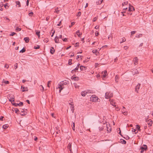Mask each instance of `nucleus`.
Masks as SVG:
<instances>
[{"label": "nucleus", "instance_id": "obj_1", "mask_svg": "<svg viewBox=\"0 0 153 153\" xmlns=\"http://www.w3.org/2000/svg\"><path fill=\"white\" fill-rule=\"evenodd\" d=\"M67 84V82L66 81H62L60 82V83L59 84L58 87L57 88H58L59 89V93H60L61 91L64 88V85Z\"/></svg>", "mask_w": 153, "mask_h": 153}, {"label": "nucleus", "instance_id": "obj_2", "mask_svg": "<svg viewBox=\"0 0 153 153\" xmlns=\"http://www.w3.org/2000/svg\"><path fill=\"white\" fill-rule=\"evenodd\" d=\"M90 99L91 101L94 102H99L100 100V99L96 96L95 95L92 96Z\"/></svg>", "mask_w": 153, "mask_h": 153}, {"label": "nucleus", "instance_id": "obj_3", "mask_svg": "<svg viewBox=\"0 0 153 153\" xmlns=\"http://www.w3.org/2000/svg\"><path fill=\"white\" fill-rule=\"evenodd\" d=\"M91 93H93V91L92 90H87L82 91L81 92V95L83 97H85L87 94Z\"/></svg>", "mask_w": 153, "mask_h": 153}, {"label": "nucleus", "instance_id": "obj_4", "mask_svg": "<svg viewBox=\"0 0 153 153\" xmlns=\"http://www.w3.org/2000/svg\"><path fill=\"white\" fill-rule=\"evenodd\" d=\"M113 96V94L110 92H106L105 94V98L106 99H108Z\"/></svg>", "mask_w": 153, "mask_h": 153}, {"label": "nucleus", "instance_id": "obj_5", "mask_svg": "<svg viewBox=\"0 0 153 153\" xmlns=\"http://www.w3.org/2000/svg\"><path fill=\"white\" fill-rule=\"evenodd\" d=\"M143 146L144 147H141L140 149H141V153H144V150H146L147 149V146L146 145H143Z\"/></svg>", "mask_w": 153, "mask_h": 153}, {"label": "nucleus", "instance_id": "obj_6", "mask_svg": "<svg viewBox=\"0 0 153 153\" xmlns=\"http://www.w3.org/2000/svg\"><path fill=\"white\" fill-rule=\"evenodd\" d=\"M107 71L106 70L104 71H102L101 73V76H102L103 78H105L107 75Z\"/></svg>", "mask_w": 153, "mask_h": 153}, {"label": "nucleus", "instance_id": "obj_7", "mask_svg": "<svg viewBox=\"0 0 153 153\" xmlns=\"http://www.w3.org/2000/svg\"><path fill=\"white\" fill-rule=\"evenodd\" d=\"M71 143H69L67 146L68 149L69 150L70 153H72Z\"/></svg>", "mask_w": 153, "mask_h": 153}, {"label": "nucleus", "instance_id": "obj_8", "mask_svg": "<svg viewBox=\"0 0 153 153\" xmlns=\"http://www.w3.org/2000/svg\"><path fill=\"white\" fill-rule=\"evenodd\" d=\"M12 104L15 106H21L23 105V103L22 102H20L19 104L12 102Z\"/></svg>", "mask_w": 153, "mask_h": 153}, {"label": "nucleus", "instance_id": "obj_9", "mask_svg": "<svg viewBox=\"0 0 153 153\" xmlns=\"http://www.w3.org/2000/svg\"><path fill=\"white\" fill-rule=\"evenodd\" d=\"M146 122H147L148 124L149 125V126H152V121L151 119H149L147 121L146 120Z\"/></svg>", "mask_w": 153, "mask_h": 153}, {"label": "nucleus", "instance_id": "obj_10", "mask_svg": "<svg viewBox=\"0 0 153 153\" xmlns=\"http://www.w3.org/2000/svg\"><path fill=\"white\" fill-rule=\"evenodd\" d=\"M140 86V84L139 83L138 85L136 86L135 88V91L137 92V93L138 92V91L139 90V89Z\"/></svg>", "mask_w": 153, "mask_h": 153}, {"label": "nucleus", "instance_id": "obj_11", "mask_svg": "<svg viewBox=\"0 0 153 153\" xmlns=\"http://www.w3.org/2000/svg\"><path fill=\"white\" fill-rule=\"evenodd\" d=\"M128 11H133L134 10V7L131 6L129 4V6L128 7Z\"/></svg>", "mask_w": 153, "mask_h": 153}, {"label": "nucleus", "instance_id": "obj_12", "mask_svg": "<svg viewBox=\"0 0 153 153\" xmlns=\"http://www.w3.org/2000/svg\"><path fill=\"white\" fill-rule=\"evenodd\" d=\"M21 88H22V92H24L25 91H27L28 90V89L27 87H23L22 86H21Z\"/></svg>", "mask_w": 153, "mask_h": 153}, {"label": "nucleus", "instance_id": "obj_13", "mask_svg": "<svg viewBox=\"0 0 153 153\" xmlns=\"http://www.w3.org/2000/svg\"><path fill=\"white\" fill-rule=\"evenodd\" d=\"M29 16H31V19L34 20L35 19V18L34 16V14L33 13L31 12L29 13Z\"/></svg>", "mask_w": 153, "mask_h": 153}, {"label": "nucleus", "instance_id": "obj_14", "mask_svg": "<svg viewBox=\"0 0 153 153\" xmlns=\"http://www.w3.org/2000/svg\"><path fill=\"white\" fill-rule=\"evenodd\" d=\"M50 51L51 53L52 54L54 53L55 52V50L53 47H51Z\"/></svg>", "mask_w": 153, "mask_h": 153}, {"label": "nucleus", "instance_id": "obj_15", "mask_svg": "<svg viewBox=\"0 0 153 153\" xmlns=\"http://www.w3.org/2000/svg\"><path fill=\"white\" fill-rule=\"evenodd\" d=\"M110 104L114 107H116V103L114 102L113 100H111L110 101Z\"/></svg>", "mask_w": 153, "mask_h": 153}, {"label": "nucleus", "instance_id": "obj_16", "mask_svg": "<svg viewBox=\"0 0 153 153\" xmlns=\"http://www.w3.org/2000/svg\"><path fill=\"white\" fill-rule=\"evenodd\" d=\"M138 59L137 57H136L134 58V64L135 65H136V63L137 62Z\"/></svg>", "mask_w": 153, "mask_h": 153}, {"label": "nucleus", "instance_id": "obj_17", "mask_svg": "<svg viewBox=\"0 0 153 153\" xmlns=\"http://www.w3.org/2000/svg\"><path fill=\"white\" fill-rule=\"evenodd\" d=\"M31 135L32 137V138L33 139H34V140L35 141H36L37 140V137L35 136H34L33 134L32 133L31 134Z\"/></svg>", "mask_w": 153, "mask_h": 153}, {"label": "nucleus", "instance_id": "obj_18", "mask_svg": "<svg viewBox=\"0 0 153 153\" xmlns=\"http://www.w3.org/2000/svg\"><path fill=\"white\" fill-rule=\"evenodd\" d=\"M103 0H100L96 2L97 5H99L101 4Z\"/></svg>", "mask_w": 153, "mask_h": 153}, {"label": "nucleus", "instance_id": "obj_19", "mask_svg": "<svg viewBox=\"0 0 153 153\" xmlns=\"http://www.w3.org/2000/svg\"><path fill=\"white\" fill-rule=\"evenodd\" d=\"M76 33L78 36L79 37H80V36L82 35V33H80L79 30H77L76 32Z\"/></svg>", "mask_w": 153, "mask_h": 153}, {"label": "nucleus", "instance_id": "obj_20", "mask_svg": "<svg viewBox=\"0 0 153 153\" xmlns=\"http://www.w3.org/2000/svg\"><path fill=\"white\" fill-rule=\"evenodd\" d=\"M120 140L122 143L123 144H126V140L123 139H120Z\"/></svg>", "mask_w": 153, "mask_h": 153}, {"label": "nucleus", "instance_id": "obj_21", "mask_svg": "<svg viewBox=\"0 0 153 153\" xmlns=\"http://www.w3.org/2000/svg\"><path fill=\"white\" fill-rule=\"evenodd\" d=\"M8 127V125L6 124L3 126L2 128H3L4 129H6Z\"/></svg>", "mask_w": 153, "mask_h": 153}, {"label": "nucleus", "instance_id": "obj_22", "mask_svg": "<svg viewBox=\"0 0 153 153\" xmlns=\"http://www.w3.org/2000/svg\"><path fill=\"white\" fill-rule=\"evenodd\" d=\"M24 40L26 43L29 42V38L28 37H25L24 38Z\"/></svg>", "mask_w": 153, "mask_h": 153}, {"label": "nucleus", "instance_id": "obj_23", "mask_svg": "<svg viewBox=\"0 0 153 153\" xmlns=\"http://www.w3.org/2000/svg\"><path fill=\"white\" fill-rule=\"evenodd\" d=\"M104 127H103V126H100L99 127V129L100 131H102Z\"/></svg>", "mask_w": 153, "mask_h": 153}, {"label": "nucleus", "instance_id": "obj_24", "mask_svg": "<svg viewBox=\"0 0 153 153\" xmlns=\"http://www.w3.org/2000/svg\"><path fill=\"white\" fill-rule=\"evenodd\" d=\"M143 34H137L136 36V37L137 38H140L142 36Z\"/></svg>", "mask_w": 153, "mask_h": 153}, {"label": "nucleus", "instance_id": "obj_25", "mask_svg": "<svg viewBox=\"0 0 153 153\" xmlns=\"http://www.w3.org/2000/svg\"><path fill=\"white\" fill-rule=\"evenodd\" d=\"M25 49L24 48L23 49H22L21 51H20V53H23L25 52Z\"/></svg>", "mask_w": 153, "mask_h": 153}, {"label": "nucleus", "instance_id": "obj_26", "mask_svg": "<svg viewBox=\"0 0 153 153\" xmlns=\"http://www.w3.org/2000/svg\"><path fill=\"white\" fill-rule=\"evenodd\" d=\"M3 82L4 83H5L6 84H8L9 83V82L8 81H6L5 79H3Z\"/></svg>", "mask_w": 153, "mask_h": 153}, {"label": "nucleus", "instance_id": "obj_27", "mask_svg": "<svg viewBox=\"0 0 153 153\" xmlns=\"http://www.w3.org/2000/svg\"><path fill=\"white\" fill-rule=\"evenodd\" d=\"M59 38V37L57 36H56L55 37V38L54 39V40L56 43H58L59 42L57 41V39Z\"/></svg>", "mask_w": 153, "mask_h": 153}, {"label": "nucleus", "instance_id": "obj_28", "mask_svg": "<svg viewBox=\"0 0 153 153\" xmlns=\"http://www.w3.org/2000/svg\"><path fill=\"white\" fill-rule=\"evenodd\" d=\"M27 110L26 109H24L23 111H22L24 112V114L25 115L27 113Z\"/></svg>", "mask_w": 153, "mask_h": 153}, {"label": "nucleus", "instance_id": "obj_29", "mask_svg": "<svg viewBox=\"0 0 153 153\" xmlns=\"http://www.w3.org/2000/svg\"><path fill=\"white\" fill-rule=\"evenodd\" d=\"M16 5H18V7H20L21 6V4L20 2L19 1H16Z\"/></svg>", "mask_w": 153, "mask_h": 153}, {"label": "nucleus", "instance_id": "obj_30", "mask_svg": "<svg viewBox=\"0 0 153 153\" xmlns=\"http://www.w3.org/2000/svg\"><path fill=\"white\" fill-rule=\"evenodd\" d=\"M54 12L56 13H58L59 12V10H58V8H56L55 9V11Z\"/></svg>", "mask_w": 153, "mask_h": 153}, {"label": "nucleus", "instance_id": "obj_31", "mask_svg": "<svg viewBox=\"0 0 153 153\" xmlns=\"http://www.w3.org/2000/svg\"><path fill=\"white\" fill-rule=\"evenodd\" d=\"M70 108L71 109V111H72V112H73L74 110V106L73 105H71L70 106Z\"/></svg>", "mask_w": 153, "mask_h": 153}, {"label": "nucleus", "instance_id": "obj_32", "mask_svg": "<svg viewBox=\"0 0 153 153\" xmlns=\"http://www.w3.org/2000/svg\"><path fill=\"white\" fill-rule=\"evenodd\" d=\"M14 98L13 97H11L9 99V100L11 102H12L14 101V100H12V99H13Z\"/></svg>", "mask_w": 153, "mask_h": 153}, {"label": "nucleus", "instance_id": "obj_33", "mask_svg": "<svg viewBox=\"0 0 153 153\" xmlns=\"http://www.w3.org/2000/svg\"><path fill=\"white\" fill-rule=\"evenodd\" d=\"M40 48V46L39 45H37L36 46H34V48L35 49H37Z\"/></svg>", "mask_w": 153, "mask_h": 153}, {"label": "nucleus", "instance_id": "obj_34", "mask_svg": "<svg viewBox=\"0 0 153 153\" xmlns=\"http://www.w3.org/2000/svg\"><path fill=\"white\" fill-rule=\"evenodd\" d=\"M8 3H7L5 4L4 5V7L6 9H7L8 8Z\"/></svg>", "mask_w": 153, "mask_h": 153}, {"label": "nucleus", "instance_id": "obj_35", "mask_svg": "<svg viewBox=\"0 0 153 153\" xmlns=\"http://www.w3.org/2000/svg\"><path fill=\"white\" fill-rule=\"evenodd\" d=\"M72 61V59H69V60H68V64L69 65H71L72 64V63L71 62Z\"/></svg>", "mask_w": 153, "mask_h": 153}, {"label": "nucleus", "instance_id": "obj_36", "mask_svg": "<svg viewBox=\"0 0 153 153\" xmlns=\"http://www.w3.org/2000/svg\"><path fill=\"white\" fill-rule=\"evenodd\" d=\"M122 113L124 115H127L128 113L127 111H122Z\"/></svg>", "mask_w": 153, "mask_h": 153}, {"label": "nucleus", "instance_id": "obj_37", "mask_svg": "<svg viewBox=\"0 0 153 153\" xmlns=\"http://www.w3.org/2000/svg\"><path fill=\"white\" fill-rule=\"evenodd\" d=\"M78 68H79L78 67H76L75 69H74L71 72H72V71H76L78 70Z\"/></svg>", "mask_w": 153, "mask_h": 153}, {"label": "nucleus", "instance_id": "obj_38", "mask_svg": "<svg viewBox=\"0 0 153 153\" xmlns=\"http://www.w3.org/2000/svg\"><path fill=\"white\" fill-rule=\"evenodd\" d=\"M13 111H14L16 113H17L19 111V110L17 108H15L14 109Z\"/></svg>", "mask_w": 153, "mask_h": 153}, {"label": "nucleus", "instance_id": "obj_39", "mask_svg": "<svg viewBox=\"0 0 153 153\" xmlns=\"http://www.w3.org/2000/svg\"><path fill=\"white\" fill-rule=\"evenodd\" d=\"M123 137L126 140H128L130 138L127 135H126L125 137Z\"/></svg>", "mask_w": 153, "mask_h": 153}, {"label": "nucleus", "instance_id": "obj_40", "mask_svg": "<svg viewBox=\"0 0 153 153\" xmlns=\"http://www.w3.org/2000/svg\"><path fill=\"white\" fill-rule=\"evenodd\" d=\"M128 4V1H125V2H123L122 3V5L123 6H124V5L127 4Z\"/></svg>", "mask_w": 153, "mask_h": 153}, {"label": "nucleus", "instance_id": "obj_41", "mask_svg": "<svg viewBox=\"0 0 153 153\" xmlns=\"http://www.w3.org/2000/svg\"><path fill=\"white\" fill-rule=\"evenodd\" d=\"M126 41V39H125V38H123L122 39V42H120V43H121L122 42H125V41Z\"/></svg>", "mask_w": 153, "mask_h": 153}, {"label": "nucleus", "instance_id": "obj_42", "mask_svg": "<svg viewBox=\"0 0 153 153\" xmlns=\"http://www.w3.org/2000/svg\"><path fill=\"white\" fill-rule=\"evenodd\" d=\"M136 128L138 129V131H140V126L138 125H136Z\"/></svg>", "mask_w": 153, "mask_h": 153}, {"label": "nucleus", "instance_id": "obj_43", "mask_svg": "<svg viewBox=\"0 0 153 153\" xmlns=\"http://www.w3.org/2000/svg\"><path fill=\"white\" fill-rule=\"evenodd\" d=\"M85 67H84L83 66H81L80 67V70H81V71H83V68H85Z\"/></svg>", "mask_w": 153, "mask_h": 153}, {"label": "nucleus", "instance_id": "obj_44", "mask_svg": "<svg viewBox=\"0 0 153 153\" xmlns=\"http://www.w3.org/2000/svg\"><path fill=\"white\" fill-rule=\"evenodd\" d=\"M40 32L39 31H36V34L38 36H40Z\"/></svg>", "mask_w": 153, "mask_h": 153}, {"label": "nucleus", "instance_id": "obj_45", "mask_svg": "<svg viewBox=\"0 0 153 153\" xmlns=\"http://www.w3.org/2000/svg\"><path fill=\"white\" fill-rule=\"evenodd\" d=\"M136 31H133L131 32V35H132L134 34L135 33Z\"/></svg>", "mask_w": 153, "mask_h": 153}, {"label": "nucleus", "instance_id": "obj_46", "mask_svg": "<svg viewBox=\"0 0 153 153\" xmlns=\"http://www.w3.org/2000/svg\"><path fill=\"white\" fill-rule=\"evenodd\" d=\"M126 12L125 11H123V12H121V13L122 14V15L123 16H126V15L124 13H125Z\"/></svg>", "mask_w": 153, "mask_h": 153}, {"label": "nucleus", "instance_id": "obj_47", "mask_svg": "<svg viewBox=\"0 0 153 153\" xmlns=\"http://www.w3.org/2000/svg\"><path fill=\"white\" fill-rule=\"evenodd\" d=\"M16 34V33L15 32H12L10 34V36H13Z\"/></svg>", "mask_w": 153, "mask_h": 153}, {"label": "nucleus", "instance_id": "obj_48", "mask_svg": "<svg viewBox=\"0 0 153 153\" xmlns=\"http://www.w3.org/2000/svg\"><path fill=\"white\" fill-rule=\"evenodd\" d=\"M21 30V28H19L18 27H16V30H17V31H19Z\"/></svg>", "mask_w": 153, "mask_h": 153}, {"label": "nucleus", "instance_id": "obj_49", "mask_svg": "<svg viewBox=\"0 0 153 153\" xmlns=\"http://www.w3.org/2000/svg\"><path fill=\"white\" fill-rule=\"evenodd\" d=\"M74 85L76 88L79 86L77 85V84L76 83H74Z\"/></svg>", "mask_w": 153, "mask_h": 153}, {"label": "nucleus", "instance_id": "obj_50", "mask_svg": "<svg viewBox=\"0 0 153 153\" xmlns=\"http://www.w3.org/2000/svg\"><path fill=\"white\" fill-rule=\"evenodd\" d=\"M51 81H49L48 82V86L49 88L50 87V85H49L51 84Z\"/></svg>", "mask_w": 153, "mask_h": 153}, {"label": "nucleus", "instance_id": "obj_51", "mask_svg": "<svg viewBox=\"0 0 153 153\" xmlns=\"http://www.w3.org/2000/svg\"><path fill=\"white\" fill-rule=\"evenodd\" d=\"M97 51L96 49H94L92 51V52L93 53H96L97 52Z\"/></svg>", "mask_w": 153, "mask_h": 153}, {"label": "nucleus", "instance_id": "obj_52", "mask_svg": "<svg viewBox=\"0 0 153 153\" xmlns=\"http://www.w3.org/2000/svg\"><path fill=\"white\" fill-rule=\"evenodd\" d=\"M107 131L108 132H110L111 131V128H109V130H108V128L107 126Z\"/></svg>", "mask_w": 153, "mask_h": 153}, {"label": "nucleus", "instance_id": "obj_53", "mask_svg": "<svg viewBox=\"0 0 153 153\" xmlns=\"http://www.w3.org/2000/svg\"><path fill=\"white\" fill-rule=\"evenodd\" d=\"M132 131V132H135V134H137L138 132V131H137V132H135L136 130L135 129H133Z\"/></svg>", "mask_w": 153, "mask_h": 153}, {"label": "nucleus", "instance_id": "obj_54", "mask_svg": "<svg viewBox=\"0 0 153 153\" xmlns=\"http://www.w3.org/2000/svg\"><path fill=\"white\" fill-rule=\"evenodd\" d=\"M81 15V12L79 11L78 12L77 16H80Z\"/></svg>", "mask_w": 153, "mask_h": 153}, {"label": "nucleus", "instance_id": "obj_55", "mask_svg": "<svg viewBox=\"0 0 153 153\" xmlns=\"http://www.w3.org/2000/svg\"><path fill=\"white\" fill-rule=\"evenodd\" d=\"M116 108V110L117 111H119L120 110V108L118 107H115Z\"/></svg>", "mask_w": 153, "mask_h": 153}, {"label": "nucleus", "instance_id": "obj_56", "mask_svg": "<svg viewBox=\"0 0 153 153\" xmlns=\"http://www.w3.org/2000/svg\"><path fill=\"white\" fill-rule=\"evenodd\" d=\"M128 48V47L127 46H125L124 47V48L125 50H126Z\"/></svg>", "mask_w": 153, "mask_h": 153}, {"label": "nucleus", "instance_id": "obj_57", "mask_svg": "<svg viewBox=\"0 0 153 153\" xmlns=\"http://www.w3.org/2000/svg\"><path fill=\"white\" fill-rule=\"evenodd\" d=\"M62 40L64 42H67V39L66 38H65L64 39H62Z\"/></svg>", "mask_w": 153, "mask_h": 153}, {"label": "nucleus", "instance_id": "obj_58", "mask_svg": "<svg viewBox=\"0 0 153 153\" xmlns=\"http://www.w3.org/2000/svg\"><path fill=\"white\" fill-rule=\"evenodd\" d=\"M74 78V79L78 81L79 79V78L78 77H75Z\"/></svg>", "mask_w": 153, "mask_h": 153}, {"label": "nucleus", "instance_id": "obj_59", "mask_svg": "<svg viewBox=\"0 0 153 153\" xmlns=\"http://www.w3.org/2000/svg\"><path fill=\"white\" fill-rule=\"evenodd\" d=\"M4 68H8L9 67V66L7 64H6L4 65Z\"/></svg>", "mask_w": 153, "mask_h": 153}, {"label": "nucleus", "instance_id": "obj_60", "mask_svg": "<svg viewBox=\"0 0 153 153\" xmlns=\"http://www.w3.org/2000/svg\"><path fill=\"white\" fill-rule=\"evenodd\" d=\"M96 20H97L96 17H95V18H94L93 19V22H95L96 21Z\"/></svg>", "mask_w": 153, "mask_h": 153}, {"label": "nucleus", "instance_id": "obj_61", "mask_svg": "<svg viewBox=\"0 0 153 153\" xmlns=\"http://www.w3.org/2000/svg\"><path fill=\"white\" fill-rule=\"evenodd\" d=\"M20 114L22 116L25 115L24 114V112L22 111L20 113Z\"/></svg>", "mask_w": 153, "mask_h": 153}, {"label": "nucleus", "instance_id": "obj_62", "mask_svg": "<svg viewBox=\"0 0 153 153\" xmlns=\"http://www.w3.org/2000/svg\"><path fill=\"white\" fill-rule=\"evenodd\" d=\"M3 118H4V117H3V116H1L0 117V120H3Z\"/></svg>", "mask_w": 153, "mask_h": 153}, {"label": "nucleus", "instance_id": "obj_63", "mask_svg": "<svg viewBox=\"0 0 153 153\" xmlns=\"http://www.w3.org/2000/svg\"><path fill=\"white\" fill-rule=\"evenodd\" d=\"M131 11H128V12L127 13V14H130V15H132V13H131Z\"/></svg>", "mask_w": 153, "mask_h": 153}, {"label": "nucleus", "instance_id": "obj_64", "mask_svg": "<svg viewBox=\"0 0 153 153\" xmlns=\"http://www.w3.org/2000/svg\"><path fill=\"white\" fill-rule=\"evenodd\" d=\"M79 46V43H76L75 45V47H77Z\"/></svg>", "mask_w": 153, "mask_h": 153}]
</instances>
